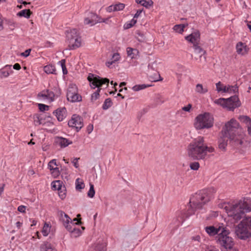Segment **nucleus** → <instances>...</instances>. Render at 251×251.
Instances as JSON below:
<instances>
[{"mask_svg":"<svg viewBox=\"0 0 251 251\" xmlns=\"http://www.w3.org/2000/svg\"><path fill=\"white\" fill-rule=\"evenodd\" d=\"M233 146L240 148L245 145L247 141L242 126H224L218 139V148L226 151L228 141Z\"/></svg>","mask_w":251,"mask_h":251,"instance_id":"f257e3e1","label":"nucleus"},{"mask_svg":"<svg viewBox=\"0 0 251 251\" xmlns=\"http://www.w3.org/2000/svg\"><path fill=\"white\" fill-rule=\"evenodd\" d=\"M214 151V148L208 146L202 136H199L193 139L187 148L188 157L194 160H205L209 157L208 153Z\"/></svg>","mask_w":251,"mask_h":251,"instance_id":"f03ea898","label":"nucleus"},{"mask_svg":"<svg viewBox=\"0 0 251 251\" xmlns=\"http://www.w3.org/2000/svg\"><path fill=\"white\" fill-rule=\"evenodd\" d=\"M211 190H202L193 194L190 199L191 209L189 210L190 215L194 213L195 210L201 209L211 198Z\"/></svg>","mask_w":251,"mask_h":251,"instance_id":"7ed1b4c3","label":"nucleus"},{"mask_svg":"<svg viewBox=\"0 0 251 251\" xmlns=\"http://www.w3.org/2000/svg\"><path fill=\"white\" fill-rule=\"evenodd\" d=\"M246 205L243 201H240L235 204L226 206L225 209L227 215L237 222L243 217Z\"/></svg>","mask_w":251,"mask_h":251,"instance_id":"20e7f679","label":"nucleus"},{"mask_svg":"<svg viewBox=\"0 0 251 251\" xmlns=\"http://www.w3.org/2000/svg\"><path fill=\"white\" fill-rule=\"evenodd\" d=\"M87 79L89 81L90 86L92 88L95 89L96 87L98 88L97 90L93 93L91 96V100L92 101L96 100L98 99L100 96L99 93L100 91V88L104 84H106V85L108 86L109 80L107 78H101L98 75L91 73L89 74Z\"/></svg>","mask_w":251,"mask_h":251,"instance_id":"39448f33","label":"nucleus"},{"mask_svg":"<svg viewBox=\"0 0 251 251\" xmlns=\"http://www.w3.org/2000/svg\"><path fill=\"white\" fill-rule=\"evenodd\" d=\"M235 233L240 239L245 240L251 236V217H246L236 227Z\"/></svg>","mask_w":251,"mask_h":251,"instance_id":"423d86ee","label":"nucleus"},{"mask_svg":"<svg viewBox=\"0 0 251 251\" xmlns=\"http://www.w3.org/2000/svg\"><path fill=\"white\" fill-rule=\"evenodd\" d=\"M216 242L219 244L222 248L226 250L224 251H229L230 250H235L233 248L234 245L233 239L229 236V232L226 229V228L222 232L215 237Z\"/></svg>","mask_w":251,"mask_h":251,"instance_id":"0eeeda50","label":"nucleus"},{"mask_svg":"<svg viewBox=\"0 0 251 251\" xmlns=\"http://www.w3.org/2000/svg\"><path fill=\"white\" fill-rule=\"evenodd\" d=\"M66 35L69 50H75L81 46V39L76 29L73 28L67 30Z\"/></svg>","mask_w":251,"mask_h":251,"instance_id":"6e6552de","label":"nucleus"},{"mask_svg":"<svg viewBox=\"0 0 251 251\" xmlns=\"http://www.w3.org/2000/svg\"><path fill=\"white\" fill-rule=\"evenodd\" d=\"M214 103L226 108L228 110L233 111L241 105V102L237 96L234 95L228 99L220 98L214 100Z\"/></svg>","mask_w":251,"mask_h":251,"instance_id":"1a4fd4ad","label":"nucleus"},{"mask_svg":"<svg viewBox=\"0 0 251 251\" xmlns=\"http://www.w3.org/2000/svg\"><path fill=\"white\" fill-rule=\"evenodd\" d=\"M195 121L199 126H213L214 118L210 113L204 112L198 115L195 118Z\"/></svg>","mask_w":251,"mask_h":251,"instance_id":"9d476101","label":"nucleus"},{"mask_svg":"<svg viewBox=\"0 0 251 251\" xmlns=\"http://www.w3.org/2000/svg\"><path fill=\"white\" fill-rule=\"evenodd\" d=\"M67 97L68 100L73 102L80 101L82 100V97L78 94L77 87L74 84L70 85L67 94Z\"/></svg>","mask_w":251,"mask_h":251,"instance_id":"9b49d317","label":"nucleus"},{"mask_svg":"<svg viewBox=\"0 0 251 251\" xmlns=\"http://www.w3.org/2000/svg\"><path fill=\"white\" fill-rule=\"evenodd\" d=\"M226 227H224L223 225L217 226H209L205 227L204 229L206 232L210 236H214L215 235L219 236L223 230H224Z\"/></svg>","mask_w":251,"mask_h":251,"instance_id":"f8f14e48","label":"nucleus"},{"mask_svg":"<svg viewBox=\"0 0 251 251\" xmlns=\"http://www.w3.org/2000/svg\"><path fill=\"white\" fill-rule=\"evenodd\" d=\"M59 218L67 230L72 229V226H74V223L72 222L71 219L68 215L61 211L59 212Z\"/></svg>","mask_w":251,"mask_h":251,"instance_id":"ddd939ff","label":"nucleus"},{"mask_svg":"<svg viewBox=\"0 0 251 251\" xmlns=\"http://www.w3.org/2000/svg\"><path fill=\"white\" fill-rule=\"evenodd\" d=\"M185 39L188 42L192 43L193 46L199 45L200 41V33L199 31L192 32L191 34L185 37Z\"/></svg>","mask_w":251,"mask_h":251,"instance_id":"4468645a","label":"nucleus"},{"mask_svg":"<svg viewBox=\"0 0 251 251\" xmlns=\"http://www.w3.org/2000/svg\"><path fill=\"white\" fill-rule=\"evenodd\" d=\"M54 144L56 146H59L61 148H64L72 144V142L62 137H56L54 139Z\"/></svg>","mask_w":251,"mask_h":251,"instance_id":"2eb2a0df","label":"nucleus"},{"mask_svg":"<svg viewBox=\"0 0 251 251\" xmlns=\"http://www.w3.org/2000/svg\"><path fill=\"white\" fill-rule=\"evenodd\" d=\"M195 51V53L196 55L195 58L196 60H199V61H201L203 59L204 61L206 60V57L204 56V54L206 53L205 50H204L203 49H202L199 45H195L193 46Z\"/></svg>","mask_w":251,"mask_h":251,"instance_id":"dca6fc26","label":"nucleus"},{"mask_svg":"<svg viewBox=\"0 0 251 251\" xmlns=\"http://www.w3.org/2000/svg\"><path fill=\"white\" fill-rule=\"evenodd\" d=\"M236 49L237 53L242 55L247 54L249 50V47L241 42H239L236 44Z\"/></svg>","mask_w":251,"mask_h":251,"instance_id":"f3484780","label":"nucleus"},{"mask_svg":"<svg viewBox=\"0 0 251 251\" xmlns=\"http://www.w3.org/2000/svg\"><path fill=\"white\" fill-rule=\"evenodd\" d=\"M53 113H55L58 121H62L66 117L67 110L65 107L59 108L54 111Z\"/></svg>","mask_w":251,"mask_h":251,"instance_id":"a211bd4d","label":"nucleus"},{"mask_svg":"<svg viewBox=\"0 0 251 251\" xmlns=\"http://www.w3.org/2000/svg\"><path fill=\"white\" fill-rule=\"evenodd\" d=\"M83 124V119L82 117L77 114H74L72 116L71 119L68 122V126L75 125H81Z\"/></svg>","mask_w":251,"mask_h":251,"instance_id":"6ab92c4d","label":"nucleus"},{"mask_svg":"<svg viewBox=\"0 0 251 251\" xmlns=\"http://www.w3.org/2000/svg\"><path fill=\"white\" fill-rule=\"evenodd\" d=\"M12 72L11 65H6L4 68L0 70V77L1 78L6 77Z\"/></svg>","mask_w":251,"mask_h":251,"instance_id":"aec40b11","label":"nucleus"},{"mask_svg":"<svg viewBox=\"0 0 251 251\" xmlns=\"http://www.w3.org/2000/svg\"><path fill=\"white\" fill-rule=\"evenodd\" d=\"M106 244L103 241H99L96 243L91 251H105Z\"/></svg>","mask_w":251,"mask_h":251,"instance_id":"412c9836","label":"nucleus"},{"mask_svg":"<svg viewBox=\"0 0 251 251\" xmlns=\"http://www.w3.org/2000/svg\"><path fill=\"white\" fill-rule=\"evenodd\" d=\"M90 18L92 21V25H95L98 23H105L108 19H102L95 13H90Z\"/></svg>","mask_w":251,"mask_h":251,"instance_id":"4be33fe9","label":"nucleus"},{"mask_svg":"<svg viewBox=\"0 0 251 251\" xmlns=\"http://www.w3.org/2000/svg\"><path fill=\"white\" fill-rule=\"evenodd\" d=\"M67 230L71 233V236L75 238L79 236L81 233L80 229L75 226V224H74V226H72V229Z\"/></svg>","mask_w":251,"mask_h":251,"instance_id":"5701e85b","label":"nucleus"},{"mask_svg":"<svg viewBox=\"0 0 251 251\" xmlns=\"http://www.w3.org/2000/svg\"><path fill=\"white\" fill-rule=\"evenodd\" d=\"M44 72L47 74H55V67L54 65L49 64L44 67Z\"/></svg>","mask_w":251,"mask_h":251,"instance_id":"b1692460","label":"nucleus"},{"mask_svg":"<svg viewBox=\"0 0 251 251\" xmlns=\"http://www.w3.org/2000/svg\"><path fill=\"white\" fill-rule=\"evenodd\" d=\"M238 119L242 124L246 125L247 126H251V118L249 116L245 115L240 116Z\"/></svg>","mask_w":251,"mask_h":251,"instance_id":"393cba45","label":"nucleus"},{"mask_svg":"<svg viewBox=\"0 0 251 251\" xmlns=\"http://www.w3.org/2000/svg\"><path fill=\"white\" fill-rule=\"evenodd\" d=\"M32 12L30 9H24L17 13V15L19 17H24L26 18H29Z\"/></svg>","mask_w":251,"mask_h":251,"instance_id":"a878e982","label":"nucleus"},{"mask_svg":"<svg viewBox=\"0 0 251 251\" xmlns=\"http://www.w3.org/2000/svg\"><path fill=\"white\" fill-rule=\"evenodd\" d=\"M135 1L138 4H140L141 5L146 8L153 4V2L151 0H135Z\"/></svg>","mask_w":251,"mask_h":251,"instance_id":"bb28decb","label":"nucleus"},{"mask_svg":"<svg viewBox=\"0 0 251 251\" xmlns=\"http://www.w3.org/2000/svg\"><path fill=\"white\" fill-rule=\"evenodd\" d=\"M41 251H56V250L51 248L50 244L46 242L41 245Z\"/></svg>","mask_w":251,"mask_h":251,"instance_id":"cd10ccee","label":"nucleus"},{"mask_svg":"<svg viewBox=\"0 0 251 251\" xmlns=\"http://www.w3.org/2000/svg\"><path fill=\"white\" fill-rule=\"evenodd\" d=\"M126 52L128 56L131 57V58H134L135 57L134 56L135 52L138 53V51L136 49H133L130 47H128L126 49Z\"/></svg>","mask_w":251,"mask_h":251,"instance_id":"c85d7f7f","label":"nucleus"},{"mask_svg":"<svg viewBox=\"0 0 251 251\" xmlns=\"http://www.w3.org/2000/svg\"><path fill=\"white\" fill-rule=\"evenodd\" d=\"M196 91L199 93L204 94L208 92V89L206 87H203L202 84H198L196 87Z\"/></svg>","mask_w":251,"mask_h":251,"instance_id":"c756f323","label":"nucleus"},{"mask_svg":"<svg viewBox=\"0 0 251 251\" xmlns=\"http://www.w3.org/2000/svg\"><path fill=\"white\" fill-rule=\"evenodd\" d=\"M216 85L217 90L218 92L223 91L224 92H226L228 91V88H226V86H224L220 81L217 83Z\"/></svg>","mask_w":251,"mask_h":251,"instance_id":"7c9ffc66","label":"nucleus"},{"mask_svg":"<svg viewBox=\"0 0 251 251\" xmlns=\"http://www.w3.org/2000/svg\"><path fill=\"white\" fill-rule=\"evenodd\" d=\"M51 186L55 190L60 191L62 188L61 181L60 180L54 181L51 183Z\"/></svg>","mask_w":251,"mask_h":251,"instance_id":"2f4dec72","label":"nucleus"},{"mask_svg":"<svg viewBox=\"0 0 251 251\" xmlns=\"http://www.w3.org/2000/svg\"><path fill=\"white\" fill-rule=\"evenodd\" d=\"M150 86V85H146L144 84L136 85L132 87V90L134 91H138L139 90L145 89Z\"/></svg>","mask_w":251,"mask_h":251,"instance_id":"473e14b6","label":"nucleus"},{"mask_svg":"<svg viewBox=\"0 0 251 251\" xmlns=\"http://www.w3.org/2000/svg\"><path fill=\"white\" fill-rule=\"evenodd\" d=\"M185 27V26L184 25H176L174 26L173 29L176 32L181 33L183 32Z\"/></svg>","mask_w":251,"mask_h":251,"instance_id":"72a5a7b5","label":"nucleus"},{"mask_svg":"<svg viewBox=\"0 0 251 251\" xmlns=\"http://www.w3.org/2000/svg\"><path fill=\"white\" fill-rule=\"evenodd\" d=\"M112 102L110 98L106 99L102 105L103 109H107L112 106Z\"/></svg>","mask_w":251,"mask_h":251,"instance_id":"f704fd0d","label":"nucleus"},{"mask_svg":"<svg viewBox=\"0 0 251 251\" xmlns=\"http://www.w3.org/2000/svg\"><path fill=\"white\" fill-rule=\"evenodd\" d=\"M85 185L82 180L77 178L76 180L75 188L77 190H80L84 187Z\"/></svg>","mask_w":251,"mask_h":251,"instance_id":"c9c22d12","label":"nucleus"},{"mask_svg":"<svg viewBox=\"0 0 251 251\" xmlns=\"http://www.w3.org/2000/svg\"><path fill=\"white\" fill-rule=\"evenodd\" d=\"M50 231V227L49 226V225L47 223H45L42 231L43 235L45 236H47L49 234Z\"/></svg>","mask_w":251,"mask_h":251,"instance_id":"e433bc0d","label":"nucleus"},{"mask_svg":"<svg viewBox=\"0 0 251 251\" xmlns=\"http://www.w3.org/2000/svg\"><path fill=\"white\" fill-rule=\"evenodd\" d=\"M244 203L246 205L245 207V212L251 211V199L247 200L246 201H243Z\"/></svg>","mask_w":251,"mask_h":251,"instance_id":"4c0bfd02","label":"nucleus"},{"mask_svg":"<svg viewBox=\"0 0 251 251\" xmlns=\"http://www.w3.org/2000/svg\"><path fill=\"white\" fill-rule=\"evenodd\" d=\"M56 164V160L52 159L50 161L48 164V167L50 169V170H52V169H54L55 167H57Z\"/></svg>","mask_w":251,"mask_h":251,"instance_id":"58836bf2","label":"nucleus"},{"mask_svg":"<svg viewBox=\"0 0 251 251\" xmlns=\"http://www.w3.org/2000/svg\"><path fill=\"white\" fill-rule=\"evenodd\" d=\"M125 5L122 3H119L114 5V10L115 11H120L125 8Z\"/></svg>","mask_w":251,"mask_h":251,"instance_id":"ea45409f","label":"nucleus"},{"mask_svg":"<svg viewBox=\"0 0 251 251\" xmlns=\"http://www.w3.org/2000/svg\"><path fill=\"white\" fill-rule=\"evenodd\" d=\"M190 168L191 170L197 171L200 168V164L198 162H194L190 164Z\"/></svg>","mask_w":251,"mask_h":251,"instance_id":"a19ab883","label":"nucleus"},{"mask_svg":"<svg viewBox=\"0 0 251 251\" xmlns=\"http://www.w3.org/2000/svg\"><path fill=\"white\" fill-rule=\"evenodd\" d=\"M59 63L60 64V65L61 66L63 73L64 75L67 74L68 73L67 68L66 67L65 65V59H62L60 60Z\"/></svg>","mask_w":251,"mask_h":251,"instance_id":"79ce46f5","label":"nucleus"},{"mask_svg":"<svg viewBox=\"0 0 251 251\" xmlns=\"http://www.w3.org/2000/svg\"><path fill=\"white\" fill-rule=\"evenodd\" d=\"M44 119L40 118L39 117L36 116L34 118V122L35 125H44L45 123H44Z\"/></svg>","mask_w":251,"mask_h":251,"instance_id":"37998d69","label":"nucleus"},{"mask_svg":"<svg viewBox=\"0 0 251 251\" xmlns=\"http://www.w3.org/2000/svg\"><path fill=\"white\" fill-rule=\"evenodd\" d=\"M95 194V191L94 188V185L93 184H90V189L88 192V196L91 198L94 197Z\"/></svg>","mask_w":251,"mask_h":251,"instance_id":"c03bdc74","label":"nucleus"},{"mask_svg":"<svg viewBox=\"0 0 251 251\" xmlns=\"http://www.w3.org/2000/svg\"><path fill=\"white\" fill-rule=\"evenodd\" d=\"M205 251H220V250L215 246L212 245H206L205 248Z\"/></svg>","mask_w":251,"mask_h":251,"instance_id":"a18cd8bd","label":"nucleus"},{"mask_svg":"<svg viewBox=\"0 0 251 251\" xmlns=\"http://www.w3.org/2000/svg\"><path fill=\"white\" fill-rule=\"evenodd\" d=\"M226 88H228V90L227 92L231 93L232 92L234 93H236L238 91V87L236 85L228 86H226Z\"/></svg>","mask_w":251,"mask_h":251,"instance_id":"49530a36","label":"nucleus"},{"mask_svg":"<svg viewBox=\"0 0 251 251\" xmlns=\"http://www.w3.org/2000/svg\"><path fill=\"white\" fill-rule=\"evenodd\" d=\"M232 125H237L239 126V123L237 122V121L234 119L232 118L226 123H225V126H232Z\"/></svg>","mask_w":251,"mask_h":251,"instance_id":"de8ad7c7","label":"nucleus"},{"mask_svg":"<svg viewBox=\"0 0 251 251\" xmlns=\"http://www.w3.org/2000/svg\"><path fill=\"white\" fill-rule=\"evenodd\" d=\"M51 171V174L52 175V176L54 177H57L60 174L59 168L58 167H55V168H54V169H52Z\"/></svg>","mask_w":251,"mask_h":251,"instance_id":"09e8293b","label":"nucleus"},{"mask_svg":"<svg viewBox=\"0 0 251 251\" xmlns=\"http://www.w3.org/2000/svg\"><path fill=\"white\" fill-rule=\"evenodd\" d=\"M46 93L47 94V99H50L51 100H53V98L54 97V93L51 91H50L49 90H47Z\"/></svg>","mask_w":251,"mask_h":251,"instance_id":"8fccbe9b","label":"nucleus"},{"mask_svg":"<svg viewBox=\"0 0 251 251\" xmlns=\"http://www.w3.org/2000/svg\"><path fill=\"white\" fill-rule=\"evenodd\" d=\"M38 107L40 110L41 111L48 110L49 109V106L48 105L41 103L38 104Z\"/></svg>","mask_w":251,"mask_h":251,"instance_id":"3c124183","label":"nucleus"},{"mask_svg":"<svg viewBox=\"0 0 251 251\" xmlns=\"http://www.w3.org/2000/svg\"><path fill=\"white\" fill-rule=\"evenodd\" d=\"M120 58V54L119 53H114L112 57V60L114 63L118 61Z\"/></svg>","mask_w":251,"mask_h":251,"instance_id":"603ef678","label":"nucleus"},{"mask_svg":"<svg viewBox=\"0 0 251 251\" xmlns=\"http://www.w3.org/2000/svg\"><path fill=\"white\" fill-rule=\"evenodd\" d=\"M84 23L85 25H92V21H91L90 16L84 19Z\"/></svg>","mask_w":251,"mask_h":251,"instance_id":"864d4df0","label":"nucleus"},{"mask_svg":"<svg viewBox=\"0 0 251 251\" xmlns=\"http://www.w3.org/2000/svg\"><path fill=\"white\" fill-rule=\"evenodd\" d=\"M192 107V105L191 104H188L186 106H184L182 108V110L190 112V109Z\"/></svg>","mask_w":251,"mask_h":251,"instance_id":"5fc2aeb1","label":"nucleus"},{"mask_svg":"<svg viewBox=\"0 0 251 251\" xmlns=\"http://www.w3.org/2000/svg\"><path fill=\"white\" fill-rule=\"evenodd\" d=\"M26 207L24 205H20L18 207V210L22 213L25 212Z\"/></svg>","mask_w":251,"mask_h":251,"instance_id":"6e6d98bb","label":"nucleus"},{"mask_svg":"<svg viewBox=\"0 0 251 251\" xmlns=\"http://www.w3.org/2000/svg\"><path fill=\"white\" fill-rule=\"evenodd\" d=\"M58 195L59 197L62 199H64L66 197V193L65 192H63L62 191H59Z\"/></svg>","mask_w":251,"mask_h":251,"instance_id":"4d7b16f0","label":"nucleus"},{"mask_svg":"<svg viewBox=\"0 0 251 251\" xmlns=\"http://www.w3.org/2000/svg\"><path fill=\"white\" fill-rule=\"evenodd\" d=\"M31 51V49H28L26 50L25 52L21 53V55L25 56V57H27Z\"/></svg>","mask_w":251,"mask_h":251,"instance_id":"13d9d810","label":"nucleus"},{"mask_svg":"<svg viewBox=\"0 0 251 251\" xmlns=\"http://www.w3.org/2000/svg\"><path fill=\"white\" fill-rule=\"evenodd\" d=\"M191 239L194 241H198L200 242L201 241V237L200 235H196L191 237Z\"/></svg>","mask_w":251,"mask_h":251,"instance_id":"bf43d9fd","label":"nucleus"},{"mask_svg":"<svg viewBox=\"0 0 251 251\" xmlns=\"http://www.w3.org/2000/svg\"><path fill=\"white\" fill-rule=\"evenodd\" d=\"M143 10V9L138 10L134 16V18H137L142 12Z\"/></svg>","mask_w":251,"mask_h":251,"instance_id":"052dcab7","label":"nucleus"},{"mask_svg":"<svg viewBox=\"0 0 251 251\" xmlns=\"http://www.w3.org/2000/svg\"><path fill=\"white\" fill-rule=\"evenodd\" d=\"M79 158H75L74 159L73 161V163L74 164V165L75 166V168H78V163H77V160L78 159H79Z\"/></svg>","mask_w":251,"mask_h":251,"instance_id":"680f3d73","label":"nucleus"},{"mask_svg":"<svg viewBox=\"0 0 251 251\" xmlns=\"http://www.w3.org/2000/svg\"><path fill=\"white\" fill-rule=\"evenodd\" d=\"M13 68L16 70H19L21 69V66L19 63H16L13 65Z\"/></svg>","mask_w":251,"mask_h":251,"instance_id":"e2e57ef3","label":"nucleus"},{"mask_svg":"<svg viewBox=\"0 0 251 251\" xmlns=\"http://www.w3.org/2000/svg\"><path fill=\"white\" fill-rule=\"evenodd\" d=\"M114 63V61H113L112 60L111 61H108V62H106L105 64H106V66L109 68H111V66Z\"/></svg>","mask_w":251,"mask_h":251,"instance_id":"0e129e2a","label":"nucleus"},{"mask_svg":"<svg viewBox=\"0 0 251 251\" xmlns=\"http://www.w3.org/2000/svg\"><path fill=\"white\" fill-rule=\"evenodd\" d=\"M211 126H197V129L202 131L205 128L208 129Z\"/></svg>","mask_w":251,"mask_h":251,"instance_id":"69168bd1","label":"nucleus"},{"mask_svg":"<svg viewBox=\"0 0 251 251\" xmlns=\"http://www.w3.org/2000/svg\"><path fill=\"white\" fill-rule=\"evenodd\" d=\"M38 97H42L44 99H47V94L46 92L44 94H43V93H39L38 94Z\"/></svg>","mask_w":251,"mask_h":251,"instance_id":"338daca9","label":"nucleus"},{"mask_svg":"<svg viewBox=\"0 0 251 251\" xmlns=\"http://www.w3.org/2000/svg\"><path fill=\"white\" fill-rule=\"evenodd\" d=\"M93 127L94 126H87V131L88 134L91 133V132L93 130Z\"/></svg>","mask_w":251,"mask_h":251,"instance_id":"774afa93","label":"nucleus"}]
</instances>
